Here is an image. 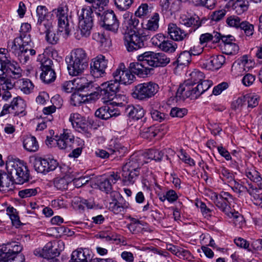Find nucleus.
<instances>
[{
  "label": "nucleus",
  "mask_w": 262,
  "mask_h": 262,
  "mask_svg": "<svg viewBox=\"0 0 262 262\" xmlns=\"http://www.w3.org/2000/svg\"><path fill=\"white\" fill-rule=\"evenodd\" d=\"M72 203L77 204L79 209H84L86 207L88 209H92L94 205V201L91 200H85L80 198H75Z\"/></svg>",
  "instance_id": "79ce46f5"
},
{
  "label": "nucleus",
  "mask_w": 262,
  "mask_h": 262,
  "mask_svg": "<svg viewBox=\"0 0 262 262\" xmlns=\"http://www.w3.org/2000/svg\"><path fill=\"white\" fill-rule=\"evenodd\" d=\"M139 20L137 16H132L129 18L124 21V26L126 28L125 32L134 31L135 33H139L138 31Z\"/></svg>",
  "instance_id": "e433bc0d"
},
{
  "label": "nucleus",
  "mask_w": 262,
  "mask_h": 262,
  "mask_svg": "<svg viewBox=\"0 0 262 262\" xmlns=\"http://www.w3.org/2000/svg\"><path fill=\"white\" fill-rule=\"evenodd\" d=\"M177 48V44L173 41L165 40L159 48L164 52L172 53Z\"/></svg>",
  "instance_id": "de8ad7c7"
},
{
  "label": "nucleus",
  "mask_w": 262,
  "mask_h": 262,
  "mask_svg": "<svg viewBox=\"0 0 262 262\" xmlns=\"http://www.w3.org/2000/svg\"><path fill=\"white\" fill-rule=\"evenodd\" d=\"M152 7L146 3L142 4L135 12L136 16L142 17L148 15L152 11Z\"/></svg>",
  "instance_id": "a18cd8bd"
},
{
  "label": "nucleus",
  "mask_w": 262,
  "mask_h": 262,
  "mask_svg": "<svg viewBox=\"0 0 262 262\" xmlns=\"http://www.w3.org/2000/svg\"><path fill=\"white\" fill-rule=\"evenodd\" d=\"M134 0H114L117 8L121 11L128 9L133 3Z\"/></svg>",
  "instance_id": "680f3d73"
},
{
  "label": "nucleus",
  "mask_w": 262,
  "mask_h": 262,
  "mask_svg": "<svg viewBox=\"0 0 262 262\" xmlns=\"http://www.w3.org/2000/svg\"><path fill=\"white\" fill-rule=\"evenodd\" d=\"M47 159L40 157L35 158L33 161V166L35 170L38 172L46 173L48 172L47 166L48 165Z\"/></svg>",
  "instance_id": "f704fd0d"
},
{
  "label": "nucleus",
  "mask_w": 262,
  "mask_h": 262,
  "mask_svg": "<svg viewBox=\"0 0 262 262\" xmlns=\"http://www.w3.org/2000/svg\"><path fill=\"white\" fill-rule=\"evenodd\" d=\"M191 60V55L188 51H185L180 53L177 59V62L181 65H186Z\"/></svg>",
  "instance_id": "e2e57ef3"
},
{
  "label": "nucleus",
  "mask_w": 262,
  "mask_h": 262,
  "mask_svg": "<svg viewBox=\"0 0 262 262\" xmlns=\"http://www.w3.org/2000/svg\"><path fill=\"white\" fill-rule=\"evenodd\" d=\"M7 214L9 216L13 226L16 228H19L23 224L19 220L18 212L16 209L13 207H8L6 210Z\"/></svg>",
  "instance_id": "a19ab883"
},
{
  "label": "nucleus",
  "mask_w": 262,
  "mask_h": 262,
  "mask_svg": "<svg viewBox=\"0 0 262 262\" xmlns=\"http://www.w3.org/2000/svg\"><path fill=\"white\" fill-rule=\"evenodd\" d=\"M52 61L50 59H47L41 63L42 73L40 79L46 83H50L56 79V73L52 68Z\"/></svg>",
  "instance_id": "f3484780"
},
{
  "label": "nucleus",
  "mask_w": 262,
  "mask_h": 262,
  "mask_svg": "<svg viewBox=\"0 0 262 262\" xmlns=\"http://www.w3.org/2000/svg\"><path fill=\"white\" fill-rule=\"evenodd\" d=\"M246 176L251 181L257 183L260 189L262 188V178L259 172L254 169H247L246 171Z\"/></svg>",
  "instance_id": "ea45409f"
},
{
  "label": "nucleus",
  "mask_w": 262,
  "mask_h": 262,
  "mask_svg": "<svg viewBox=\"0 0 262 262\" xmlns=\"http://www.w3.org/2000/svg\"><path fill=\"white\" fill-rule=\"evenodd\" d=\"M68 7L62 4L57 8L53 10L58 18V25L59 32H64V37H67L70 34L68 18Z\"/></svg>",
  "instance_id": "6e6552de"
},
{
  "label": "nucleus",
  "mask_w": 262,
  "mask_h": 262,
  "mask_svg": "<svg viewBox=\"0 0 262 262\" xmlns=\"http://www.w3.org/2000/svg\"><path fill=\"white\" fill-rule=\"evenodd\" d=\"M37 188L25 189L20 190L18 195L21 198H29L35 195L37 193Z\"/></svg>",
  "instance_id": "69168bd1"
},
{
  "label": "nucleus",
  "mask_w": 262,
  "mask_h": 262,
  "mask_svg": "<svg viewBox=\"0 0 262 262\" xmlns=\"http://www.w3.org/2000/svg\"><path fill=\"white\" fill-rule=\"evenodd\" d=\"M19 38L16 37L13 41L8 42L7 50L14 55L23 48Z\"/></svg>",
  "instance_id": "c03bdc74"
},
{
  "label": "nucleus",
  "mask_w": 262,
  "mask_h": 262,
  "mask_svg": "<svg viewBox=\"0 0 262 262\" xmlns=\"http://www.w3.org/2000/svg\"><path fill=\"white\" fill-rule=\"evenodd\" d=\"M91 9L82 8L79 15L78 28L74 33V37L77 40L82 37L90 36L93 26V19Z\"/></svg>",
  "instance_id": "20e7f679"
},
{
  "label": "nucleus",
  "mask_w": 262,
  "mask_h": 262,
  "mask_svg": "<svg viewBox=\"0 0 262 262\" xmlns=\"http://www.w3.org/2000/svg\"><path fill=\"white\" fill-rule=\"evenodd\" d=\"M100 95L102 97V99L104 100V102H107L113 100V103H116V105L118 106H122L123 105V102H125L126 101L125 95L118 94L120 90L117 92L116 94L112 96V98H107V97H105L103 95H102V86L100 85Z\"/></svg>",
  "instance_id": "473e14b6"
},
{
  "label": "nucleus",
  "mask_w": 262,
  "mask_h": 262,
  "mask_svg": "<svg viewBox=\"0 0 262 262\" xmlns=\"http://www.w3.org/2000/svg\"><path fill=\"white\" fill-rule=\"evenodd\" d=\"M69 181H67L66 177L56 178L54 180V184L59 190H66L68 188Z\"/></svg>",
  "instance_id": "052dcab7"
},
{
  "label": "nucleus",
  "mask_w": 262,
  "mask_h": 262,
  "mask_svg": "<svg viewBox=\"0 0 262 262\" xmlns=\"http://www.w3.org/2000/svg\"><path fill=\"white\" fill-rule=\"evenodd\" d=\"M225 62V57L222 55L213 56L209 58L206 62V64L210 68L219 69Z\"/></svg>",
  "instance_id": "72a5a7b5"
},
{
  "label": "nucleus",
  "mask_w": 262,
  "mask_h": 262,
  "mask_svg": "<svg viewBox=\"0 0 262 262\" xmlns=\"http://www.w3.org/2000/svg\"><path fill=\"white\" fill-rule=\"evenodd\" d=\"M143 165V163L141 161V157L136 155H133L122 167L133 170L135 171H139L141 166Z\"/></svg>",
  "instance_id": "bb28decb"
},
{
  "label": "nucleus",
  "mask_w": 262,
  "mask_h": 262,
  "mask_svg": "<svg viewBox=\"0 0 262 262\" xmlns=\"http://www.w3.org/2000/svg\"><path fill=\"white\" fill-rule=\"evenodd\" d=\"M216 206L220 209L221 211L225 212L228 216H230V214H231V216L234 217H238V215H236L238 213H236L235 214L234 213L229 212L230 204L228 203L227 202L223 201V200L221 198L220 200L215 204Z\"/></svg>",
  "instance_id": "37998d69"
},
{
  "label": "nucleus",
  "mask_w": 262,
  "mask_h": 262,
  "mask_svg": "<svg viewBox=\"0 0 262 262\" xmlns=\"http://www.w3.org/2000/svg\"><path fill=\"white\" fill-rule=\"evenodd\" d=\"M142 58L140 55H139L138 59L139 62L130 63L129 69L132 74H136L140 77H144L150 74L151 72L153 71V69L146 67L148 64L146 62L145 58Z\"/></svg>",
  "instance_id": "4468645a"
},
{
  "label": "nucleus",
  "mask_w": 262,
  "mask_h": 262,
  "mask_svg": "<svg viewBox=\"0 0 262 262\" xmlns=\"http://www.w3.org/2000/svg\"><path fill=\"white\" fill-rule=\"evenodd\" d=\"M232 8L237 14H241L247 10L248 5L246 3V0H236L233 4Z\"/></svg>",
  "instance_id": "49530a36"
},
{
  "label": "nucleus",
  "mask_w": 262,
  "mask_h": 262,
  "mask_svg": "<svg viewBox=\"0 0 262 262\" xmlns=\"http://www.w3.org/2000/svg\"><path fill=\"white\" fill-rule=\"evenodd\" d=\"M26 106L25 101L20 97L14 98L11 104H5L4 105L0 116H2L7 114H12L14 116H18L19 115L24 116L25 114L24 112Z\"/></svg>",
  "instance_id": "9b49d317"
},
{
  "label": "nucleus",
  "mask_w": 262,
  "mask_h": 262,
  "mask_svg": "<svg viewBox=\"0 0 262 262\" xmlns=\"http://www.w3.org/2000/svg\"><path fill=\"white\" fill-rule=\"evenodd\" d=\"M190 78L187 80L194 85L200 83L205 78L204 73L200 71H194L190 74Z\"/></svg>",
  "instance_id": "3c124183"
},
{
  "label": "nucleus",
  "mask_w": 262,
  "mask_h": 262,
  "mask_svg": "<svg viewBox=\"0 0 262 262\" xmlns=\"http://www.w3.org/2000/svg\"><path fill=\"white\" fill-rule=\"evenodd\" d=\"M160 16L158 12H155L145 23L142 24L143 32L141 33L144 37H149L157 32L159 27Z\"/></svg>",
  "instance_id": "dca6fc26"
},
{
  "label": "nucleus",
  "mask_w": 262,
  "mask_h": 262,
  "mask_svg": "<svg viewBox=\"0 0 262 262\" xmlns=\"http://www.w3.org/2000/svg\"><path fill=\"white\" fill-rule=\"evenodd\" d=\"M96 117L103 120H107L111 118L109 114V106H103L96 110L95 114Z\"/></svg>",
  "instance_id": "864d4df0"
},
{
  "label": "nucleus",
  "mask_w": 262,
  "mask_h": 262,
  "mask_svg": "<svg viewBox=\"0 0 262 262\" xmlns=\"http://www.w3.org/2000/svg\"><path fill=\"white\" fill-rule=\"evenodd\" d=\"M103 20L102 26L108 31L117 32L119 28V22L113 11H107L101 16Z\"/></svg>",
  "instance_id": "a211bd4d"
},
{
  "label": "nucleus",
  "mask_w": 262,
  "mask_h": 262,
  "mask_svg": "<svg viewBox=\"0 0 262 262\" xmlns=\"http://www.w3.org/2000/svg\"><path fill=\"white\" fill-rule=\"evenodd\" d=\"M108 61L105 56L99 55L93 59L91 63V73L95 78L103 76L107 67Z\"/></svg>",
  "instance_id": "f8f14e48"
},
{
  "label": "nucleus",
  "mask_w": 262,
  "mask_h": 262,
  "mask_svg": "<svg viewBox=\"0 0 262 262\" xmlns=\"http://www.w3.org/2000/svg\"><path fill=\"white\" fill-rule=\"evenodd\" d=\"M23 245L18 242L12 241L3 246L1 249V258L21 254Z\"/></svg>",
  "instance_id": "aec40b11"
},
{
  "label": "nucleus",
  "mask_w": 262,
  "mask_h": 262,
  "mask_svg": "<svg viewBox=\"0 0 262 262\" xmlns=\"http://www.w3.org/2000/svg\"><path fill=\"white\" fill-rule=\"evenodd\" d=\"M127 115L135 120H139L144 115V110L139 105H128L125 109Z\"/></svg>",
  "instance_id": "c85d7f7f"
},
{
  "label": "nucleus",
  "mask_w": 262,
  "mask_h": 262,
  "mask_svg": "<svg viewBox=\"0 0 262 262\" xmlns=\"http://www.w3.org/2000/svg\"><path fill=\"white\" fill-rule=\"evenodd\" d=\"M252 67V62L244 55L235 60L232 64L231 71L234 75L239 76L248 72Z\"/></svg>",
  "instance_id": "2eb2a0df"
},
{
  "label": "nucleus",
  "mask_w": 262,
  "mask_h": 262,
  "mask_svg": "<svg viewBox=\"0 0 262 262\" xmlns=\"http://www.w3.org/2000/svg\"><path fill=\"white\" fill-rule=\"evenodd\" d=\"M91 260V256L86 250L78 249L74 251L69 262H88Z\"/></svg>",
  "instance_id": "a878e982"
},
{
  "label": "nucleus",
  "mask_w": 262,
  "mask_h": 262,
  "mask_svg": "<svg viewBox=\"0 0 262 262\" xmlns=\"http://www.w3.org/2000/svg\"><path fill=\"white\" fill-rule=\"evenodd\" d=\"M64 249V243L62 241L50 242L43 248L34 250L35 255L47 259L53 258L58 256Z\"/></svg>",
  "instance_id": "0eeeda50"
},
{
  "label": "nucleus",
  "mask_w": 262,
  "mask_h": 262,
  "mask_svg": "<svg viewBox=\"0 0 262 262\" xmlns=\"http://www.w3.org/2000/svg\"><path fill=\"white\" fill-rule=\"evenodd\" d=\"M14 180L10 174L8 172L7 173L5 171L0 170V190L2 191L8 190V188L11 189L12 186L14 183Z\"/></svg>",
  "instance_id": "cd10ccee"
},
{
  "label": "nucleus",
  "mask_w": 262,
  "mask_h": 262,
  "mask_svg": "<svg viewBox=\"0 0 262 262\" xmlns=\"http://www.w3.org/2000/svg\"><path fill=\"white\" fill-rule=\"evenodd\" d=\"M74 136L68 129H64L59 138L55 140L57 146L60 149L70 150L74 143Z\"/></svg>",
  "instance_id": "412c9836"
},
{
  "label": "nucleus",
  "mask_w": 262,
  "mask_h": 262,
  "mask_svg": "<svg viewBox=\"0 0 262 262\" xmlns=\"http://www.w3.org/2000/svg\"><path fill=\"white\" fill-rule=\"evenodd\" d=\"M177 2V0H160L161 13L164 17H170L179 10Z\"/></svg>",
  "instance_id": "4be33fe9"
},
{
  "label": "nucleus",
  "mask_w": 262,
  "mask_h": 262,
  "mask_svg": "<svg viewBox=\"0 0 262 262\" xmlns=\"http://www.w3.org/2000/svg\"><path fill=\"white\" fill-rule=\"evenodd\" d=\"M140 57L145 58L148 66L154 68L165 67L170 62V58L163 53L146 52L141 54Z\"/></svg>",
  "instance_id": "9d476101"
},
{
  "label": "nucleus",
  "mask_w": 262,
  "mask_h": 262,
  "mask_svg": "<svg viewBox=\"0 0 262 262\" xmlns=\"http://www.w3.org/2000/svg\"><path fill=\"white\" fill-rule=\"evenodd\" d=\"M36 15L37 17V21L36 25L38 30H42L44 27L45 23L49 21L46 20V17L48 13V9L44 6H38L36 8Z\"/></svg>",
  "instance_id": "c756f323"
},
{
  "label": "nucleus",
  "mask_w": 262,
  "mask_h": 262,
  "mask_svg": "<svg viewBox=\"0 0 262 262\" xmlns=\"http://www.w3.org/2000/svg\"><path fill=\"white\" fill-rule=\"evenodd\" d=\"M75 90L83 92H88L94 88L93 83L89 81L86 77H77L73 79Z\"/></svg>",
  "instance_id": "b1692460"
},
{
  "label": "nucleus",
  "mask_w": 262,
  "mask_h": 262,
  "mask_svg": "<svg viewBox=\"0 0 262 262\" xmlns=\"http://www.w3.org/2000/svg\"><path fill=\"white\" fill-rule=\"evenodd\" d=\"M111 155L115 154L116 156L121 155L124 154L126 148L122 146L120 143H114V145H110V147L108 148Z\"/></svg>",
  "instance_id": "4d7b16f0"
},
{
  "label": "nucleus",
  "mask_w": 262,
  "mask_h": 262,
  "mask_svg": "<svg viewBox=\"0 0 262 262\" xmlns=\"http://www.w3.org/2000/svg\"><path fill=\"white\" fill-rule=\"evenodd\" d=\"M22 74L16 61L5 54H0V84L3 89H12L15 85L14 80L21 77Z\"/></svg>",
  "instance_id": "f257e3e1"
},
{
  "label": "nucleus",
  "mask_w": 262,
  "mask_h": 262,
  "mask_svg": "<svg viewBox=\"0 0 262 262\" xmlns=\"http://www.w3.org/2000/svg\"><path fill=\"white\" fill-rule=\"evenodd\" d=\"M39 31L41 34L46 33V40L52 45H55L58 42L60 35L63 32H59V29L56 32L53 31L51 21L45 22L42 30H39Z\"/></svg>",
  "instance_id": "6ab92c4d"
},
{
  "label": "nucleus",
  "mask_w": 262,
  "mask_h": 262,
  "mask_svg": "<svg viewBox=\"0 0 262 262\" xmlns=\"http://www.w3.org/2000/svg\"><path fill=\"white\" fill-rule=\"evenodd\" d=\"M229 185L231 187L234 192L239 194H241L244 192L248 191V189L246 187L243 186L235 180L231 182L229 184Z\"/></svg>",
  "instance_id": "338daca9"
},
{
  "label": "nucleus",
  "mask_w": 262,
  "mask_h": 262,
  "mask_svg": "<svg viewBox=\"0 0 262 262\" xmlns=\"http://www.w3.org/2000/svg\"><path fill=\"white\" fill-rule=\"evenodd\" d=\"M139 174V171L130 170L122 167L121 177L125 185L133 184Z\"/></svg>",
  "instance_id": "393cba45"
},
{
  "label": "nucleus",
  "mask_w": 262,
  "mask_h": 262,
  "mask_svg": "<svg viewBox=\"0 0 262 262\" xmlns=\"http://www.w3.org/2000/svg\"><path fill=\"white\" fill-rule=\"evenodd\" d=\"M93 39L99 42L101 46L106 47L109 46L111 39L107 32H95L93 34Z\"/></svg>",
  "instance_id": "58836bf2"
},
{
  "label": "nucleus",
  "mask_w": 262,
  "mask_h": 262,
  "mask_svg": "<svg viewBox=\"0 0 262 262\" xmlns=\"http://www.w3.org/2000/svg\"><path fill=\"white\" fill-rule=\"evenodd\" d=\"M85 100V95L74 93L71 96L70 103L71 105L76 106L84 102Z\"/></svg>",
  "instance_id": "13d9d810"
},
{
  "label": "nucleus",
  "mask_w": 262,
  "mask_h": 262,
  "mask_svg": "<svg viewBox=\"0 0 262 262\" xmlns=\"http://www.w3.org/2000/svg\"><path fill=\"white\" fill-rule=\"evenodd\" d=\"M29 48H23L15 55L22 64H26L30 59L28 54Z\"/></svg>",
  "instance_id": "8fccbe9b"
},
{
  "label": "nucleus",
  "mask_w": 262,
  "mask_h": 262,
  "mask_svg": "<svg viewBox=\"0 0 262 262\" xmlns=\"http://www.w3.org/2000/svg\"><path fill=\"white\" fill-rule=\"evenodd\" d=\"M7 172L15 183L23 184L28 181L29 173L27 167L20 161H9L6 163Z\"/></svg>",
  "instance_id": "39448f33"
},
{
  "label": "nucleus",
  "mask_w": 262,
  "mask_h": 262,
  "mask_svg": "<svg viewBox=\"0 0 262 262\" xmlns=\"http://www.w3.org/2000/svg\"><path fill=\"white\" fill-rule=\"evenodd\" d=\"M244 31V33L247 36H252L254 33V26L247 21H242L239 26V28Z\"/></svg>",
  "instance_id": "6e6d98bb"
},
{
  "label": "nucleus",
  "mask_w": 262,
  "mask_h": 262,
  "mask_svg": "<svg viewBox=\"0 0 262 262\" xmlns=\"http://www.w3.org/2000/svg\"><path fill=\"white\" fill-rule=\"evenodd\" d=\"M70 75L77 76L82 73L88 66V58L85 51L81 48L75 49L69 57H66Z\"/></svg>",
  "instance_id": "7ed1b4c3"
},
{
  "label": "nucleus",
  "mask_w": 262,
  "mask_h": 262,
  "mask_svg": "<svg viewBox=\"0 0 262 262\" xmlns=\"http://www.w3.org/2000/svg\"><path fill=\"white\" fill-rule=\"evenodd\" d=\"M160 130L161 129L159 127L150 126L141 130L140 136L143 138L151 140L160 132Z\"/></svg>",
  "instance_id": "4c0bfd02"
},
{
  "label": "nucleus",
  "mask_w": 262,
  "mask_h": 262,
  "mask_svg": "<svg viewBox=\"0 0 262 262\" xmlns=\"http://www.w3.org/2000/svg\"><path fill=\"white\" fill-rule=\"evenodd\" d=\"M225 9H221L213 11L210 16V19L214 21H219L222 19L226 14Z\"/></svg>",
  "instance_id": "0e129e2a"
},
{
  "label": "nucleus",
  "mask_w": 262,
  "mask_h": 262,
  "mask_svg": "<svg viewBox=\"0 0 262 262\" xmlns=\"http://www.w3.org/2000/svg\"><path fill=\"white\" fill-rule=\"evenodd\" d=\"M143 38L147 37L134 31L125 32L124 40L127 51L133 52L144 47V43Z\"/></svg>",
  "instance_id": "1a4fd4ad"
},
{
  "label": "nucleus",
  "mask_w": 262,
  "mask_h": 262,
  "mask_svg": "<svg viewBox=\"0 0 262 262\" xmlns=\"http://www.w3.org/2000/svg\"><path fill=\"white\" fill-rule=\"evenodd\" d=\"M150 114L153 120L161 122L166 120L168 115L153 108L150 110Z\"/></svg>",
  "instance_id": "603ef678"
},
{
  "label": "nucleus",
  "mask_w": 262,
  "mask_h": 262,
  "mask_svg": "<svg viewBox=\"0 0 262 262\" xmlns=\"http://www.w3.org/2000/svg\"><path fill=\"white\" fill-rule=\"evenodd\" d=\"M246 100L248 103V107L253 108L258 105L259 97L253 94H247L245 95Z\"/></svg>",
  "instance_id": "bf43d9fd"
},
{
  "label": "nucleus",
  "mask_w": 262,
  "mask_h": 262,
  "mask_svg": "<svg viewBox=\"0 0 262 262\" xmlns=\"http://www.w3.org/2000/svg\"><path fill=\"white\" fill-rule=\"evenodd\" d=\"M15 82L16 83L20 90L26 94H29L33 91L34 85L28 79H19Z\"/></svg>",
  "instance_id": "c9c22d12"
},
{
  "label": "nucleus",
  "mask_w": 262,
  "mask_h": 262,
  "mask_svg": "<svg viewBox=\"0 0 262 262\" xmlns=\"http://www.w3.org/2000/svg\"><path fill=\"white\" fill-rule=\"evenodd\" d=\"M219 174L220 178L223 181L229 184L234 180L233 174L225 167H222L219 170Z\"/></svg>",
  "instance_id": "09e8293b"
},
{
  "label": "nucleus",
  "mask_w": 262,
  "mask_h": 262,
  "mask_svg": "<svg viewBox=\"0 0 262 262\" xmlns=\"http://www.w3.org/2000/svg\"><path fill=\"white\" fill-rule=\"evenodd\" d=\"M168 33L170 38L175 41H182L188 36L187 33L173 23L168 25Z\"/></svg>",
  "instance_id": "5701e85b"
},
{
  "label": "nucleus",
  "mask_w": 262,
  "mask_h": 262,
  "mask_svg": "<svg viewBox=\"0 0 262 262\" xmlns=\"http://www.w3.org/2000/svg\"><path fill=\"white\" fill-rule=\"evenodd\" d=\"M24 147L29 152H35L38 150L39 145L34 136H27L23 141Z\"/></svg>",
  "instance_id": "2f4dec72"
},
{
  "label": "nucleus",
  "mask_w": 262,
  "mask_h": 262,
  "mask_svg": "<svg viewBox=\"0 0 262 262\" xmlns=\"http://www.w3.org/2000/svg\"><path fill=\"white\" fill-rule=\"evenodd\" d=\"M223 53L227 55H234L237 53L239 50L238 46L234 42L225 44L222 48Z\"/></svg>",
  "instance_id": "5fc2aeb1"
},
{
  "label": "nucleus",
  "mask_w": 262,
  "mask_h": 262,
  "mask_svg": "<svg viewBox=\"0 0 262 262\" xmlns=\"http://www.w3.org/2000/svg\"><path fill=\"white\" fill-rule=\"evenodd\" d=\"M180 23L187 27H192L194 30H195L201 26L200 18L196 15L190 17H181Z\"/></svg>",
  "instance_id": "7c9ffc66"
},
{
  "label": "nucleus",
  "mask_w": 262,
  "mask_h": 262,
  "mask_svg": "<svg viewBox=\"0 0 262 262\" xmlns=\"http://www.w3.org/2000/svg\"><path fill=\"white\" fill-rule=\"evenodd\" d=\"M193 85L194 84L191 83L190 80H186L178 88L176 97L180 99H184L185 97H191V99L198 98L200 94L198 88H193Z\"/></svg>",
  "instance_id": "ddd939ff"
},
{
  "label": "nucleus",
  "mask_w": 262,
  "mask_h": 262,
  "mask_svg": "<svg viewBox=\"0 0 262 262\" xmlns=\"http://www.w3.org/2000/svg\"><path fill=\"white\" fill-rule=\"evenodd\" d=\"M113 76L114 79L101 84L103 89L102 95L107 98H112L120 90V84H130L135 78L129 69H126L123 63L119 64L118 68L113 73Z\"/></svg>",
  "instance_id": "f03ea898"
},
{
  "label": "nucleus",
  "mask_w": 262,
  "mask_h": 262,
  "mask_svg": "<svg viewBox=\"0 0 262 262\" xmlns=\"http://www.w3.org/2000/svg\"><path fill=\"white\" fill-rule=\"evenodd\" d=\"M99 187L101 190L105 191L106 193L111 192L112 189V186L110 178L105 179L101 181L99 184Z\"/></svg>",
  "instance_id": "774afa93"
},
{
  "label": "nucleus",
  "mask_w": 262,
  "mask_h": 262,
  "mask_svg": "<svg viewBox=\"0 0 262 262\" xmlns=\"http://www.w3.org/2000/svg\"><path fill=\"white\" fill-rule=\"evenodd\" d=\"M159 89V85L154 82L140 83L135 87L132 96L140 100H147L154 96Z\"/></svg>",
  "instance_id": "423d86ee"
}]
</instances>
